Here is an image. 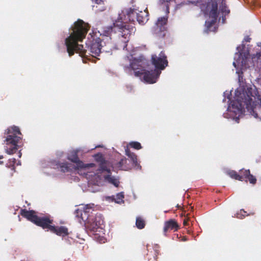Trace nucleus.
<instances>
[{
  "instance_id": "obj_22",
  "label": "nucleus",
  "mask_w": 261,
  "mask_h": 261,
  "mask_svg": "<svg viewBox=\"0 0 261 261\" xmlns=\"http://www.w3.org/2000/svg\"><path fill=\"white\" fill-rule=\"evenodd\" d=\"M227 174L232 178L240 181H243V178L244 177L243 176V174L240 173V170L239 171V173L234 170H229L227 172Z\"/></svg>"
},
{
  "instance_id": "obj_42",
  "label": "nucleus",
  "mask_w": 261,
  "mask_h": 261,
  "mask_svg": "<svg viewBox=\"0 0 261 261\" xmlns=\"http://www.w3.org/2000/svg\"><path fill=\"white\" fill-rule=\"evenodd\" d=\"M21 156V153L20 152H19V157L20 158Z\"/></svg>"
},
{
  "instance_id": "obj_34",
  "label": "nucleus",
  "mask_w": 261,
  "mask_h": 261,
  "mask_svg": "<svg viewBox=\"0 0 261 261\" xmlns=\"http://www.w3.org/2000/svg\"><path fill=\"white\" fill-rule=\"evenodd\" d=\"M221 10L222 12L229 13L230 12L225 3L222 5V8Z\"/></svg>"
},
{
  "instance_id": "obj_23",
  "label": "nucleus",
  "mask_w": 261,
  "mask_h": 261,
  "mask_svg": "<svg viewBox=\"0 0 261 261\" xmlns=\"http://www.w3.org/2000/svg\"><path fill=\"white\" fill-rule=\"evenodd\" d=\"M167 22V18L166 17H162L158 19L156 25L157 29L159 28L160 31H162L165 30V25Z\"/></svg>"
},
{
  "instance_id": "obj_35",
  "label": "nucleus",
  "mask_w": 261,
  "mask_h": 261,
  "mask_svg": "<svg viewBox=\"0 0 261 261\" xmlns=\"http://www.w3.org/2000/svg\"><path fill=\"white\" fill-rule=\"evenodd\" d=\"M183 225L185 227L188 226L189 227V226H190L189 221L186 217H184V219L183 220Z\"/></svg>"
},
{
  "instance_id": "obj_37",
  "label": "nucleus",
  "mask_w": 261,
  "mask_h": 261,
  "mask_svg": "<svg viewBox=\"0 0 261 261\" xmlns=\"http://www.w3.org/2000/svg\"><path fill=\"white\" fill-rule=\"evenodd\" d=\"M180 238H181V236H180ZM188 239L187 238V237L186 236H184L182 237V239H180V241H186L187 240H188Z\"/></svg>"
},
{
  "instance_id": "obj_40",
  "label": "nucleus",
  "mask_w": 261,
  "mask_h": 261,
  "mask_svg": "<svg viewBox=\"0 0 261 261\" xmlns=\"http://www.w3.org/2000/svg\"><path fill=\"white\" fill-rule=\"evenodd\" d=\"M248 59L247 60V61L248 62H251V57L250 56V54L249 53V56H248Z\"/></svg>"
},
{
  "instance_id": "obj_8",
  "label": "nucleus",
  "mask_w": 261,
  "mask_h": 261,
  "mask_svg": "<svg viewBox=\"0 0 261 261\" xmlns=\"http://www.w3.org/2000/svg\"><path fill=\"white\" fill-rule=\"evenodd\" d=\"M146 64V60L143 55L140 56L138 58H134L130 62L128 66H125V68L135 70L144 67Z\"/></svg>"
},
{
  "instance_id": "obj_18",
  "label": "nucleus",
  "mask_w": 261,
  "mask_h": 261,
  "mask_svg": "<svg viewBox=\"0 0 261 261\" xmlns=\"http://www.w3.org/2000/svg\"><path fill=\"white\" fill-rule=\"evenodd\" d=\"M148 11L146 9L144 11L137 12L136 20L140 24H144L148 20Z\"/></svg>"
},
{
  "instance_id": "obj_12",
  "label": "nucleus",
  "mask_w": 261,
  "mask_h": 261,
  "mask_svg": "<svg viewBox=\"0 0 261 261\" xmlns=\"http://www.w3.org/2000/svg\"><path fill=\"white\" fill-rule=\"evenodd\" d=\"M161 71L157 69L152 70L151 71H145L143 76L144 80L148 83L153 84L156 82Z\"/></svg>"
},
{
  "instance_id": "obj_30",
  "label": "nucleus",
  "mask_w": 261,
  "mask_h": 261,
  "mask_svg": "<svg viewBox=\"0 0 261 261\" xmlns=\"http://www.w3.org/2000/svg\"><path fill=\"white\" fill-rule=\"evenodd\" d=\"M124 194L123 192H120L118 193L116 195V198H114L113 196V199L117 203H120L121 202L123 201L124 198Z\"/></svg>"
},
{
  "instance_id": "obj_14",
  "label": "nucleus",
  "mask_w": 261,
  "mask_h": 261,
  "mask_svg": "<svg viewBox=\"0 0 261 261\" xmlns=\"http://www.w3.org/2000/svg\"><path fill=\"white\" fill-rule=\"evenodd\" d=\"M91 210V208L86 207L85 208L82 209H77L75 212V214L76 217L79 218L80 220H79L80 222L82 223V221L85 222L88 221L90 218L89 212Z\"/></svg>"
},
{
  "instance_id": "obj_21",
  "label": "nucleus",
  "mask_w": 261,
  "mask_h": 261,
  "mask_svg": "<svg viewBox=\"0 0 261 261\" xmlns=\"http://www.w3.org/2000/svg\"><path fill=\"white\" fill-rule=\"evenodd\" d=\"M125 154L130 159L133 165L137 166L138 164V162L137 156L136 154L131 152L128 146L125 148Z\"/></svg>"
},
{
  "instance_id": "obj_7",
  "label": "nucleus",
  "mask_w": 261,
  "mask_h": 261,
  "mask_svg": "<svg viewBox=\"0 0 261 261\" xmlns=\"http://www.w3.org/2000/svg\"><path fill=\"white\" fill-rule=\"evenodd\" d=\"M101 214L96 215L94 219H89L85 223L86 228L91 232L97 231L100 226L103 224Z\"/></svg>"
},
{
  "instance_id": "obj_16",
  "label": "nucleus",
  "mask_w": 261,
  "mask_h": 261,
  "mask_svg": "<svg viewBox=\"0 0 261 261\" xmlns=\"http://www.w3.org/2000/svg\"><path fill=\"white\" fill-rule=\"evenodd\" d=\"M179 225L176 221L174 219H170L165 222L164 227V232H167L169 230L177 231Z\"/></svg>"
},
{
  "instance_id": "obj_15",
  "label": "nucleus",
  "mask_w": 261,
  "mask_h": 261,
  "mask_svg": "<svg viewBox=\"0 0 261 261\" xmlns=\"http://www.w3.org/2000/svg\"><path fill=\"white\" fill-rule=\"evenodd\" d=\"M20 215L34 223H35L38 217V216L36 215L35 211L33 210L28 211L26 209H21L20 210Z\"/></svg>"
},
{
  "instance_id": "obj_3",
  "label": "nucleus",
  "mask_w": 261,
  "mask_h": 261,
  "mask_svg": "<svg viewBox=\"0 0 261 261\" xmlns=\"http://www.w3.org/2000/svg\"><path fill=\"white\" fill-rule=\"evenodd\" d=\"M5 134L7 135L4 141L6 152L8 154H13L18 149V144L22 140V134L18 126H13L8 127L5 130Z\"/></svg>"
},
{
  "instance_id": "obj_31",
  "label": "nucleus",
  "mask_w": 261,
  "mask_h": 261,
  "mask_svg": "<svg viewBox=\"0 0 261 261\" xmlns=\"http://www.w3.org/2000/svg\"><path fill=\"white\" fill-rule=\"evenodd\" d=\"M129 146L135 149L139 150L142 148L141 144L138 142H131L129 143Z\"/></svg>"
},
{
  "instance_id": "obj_45",
  "label": "nucleus",
  "mask_w": 261,
  "mask_h": 261,
  "mask_svg": "<svg viewBox=\"0 0 261 261\" xmlns=\"http://www.w3.org/2000/svg\"><path fill=\"white\" fill-rule=\"evenodd\" d=\"M241 75H239V80L240 81Z\"/></svg>"
},
{
  "instance_id": "obj_4",
  "label": "nucleus",
  "mask_w": 261,
  "mask_h": 261,
  "mask_svg": "<svg viewBox=\"0 0 261 261\" xmlns=\"http://www.w3.org/2000/svg\"><path fill=\"white\" fill-rule=\"evenodd\" d=\"M240 46L237 47L238 53L236 55L238 56V58H234L235 61L233 62V65L237 68L241 66L243 68L247 69L250 67L260 68H261V53H257L255 55L251 56V62H248L249 51H240Z\"/></svg>"
},
{
  "instance_id": "obj_26",
  "label": "nucleus",
  "mask_w": 261,
  "mask_h": 261,
  "mask_svg": "<svg viewBox=\"0 0 261 261\" xmlns=\"http://www.w3.org/2000/svg\"><path fill=\"white\" fill-rule=\"evenodd\" d=\"M175 1L176 0H159V2L162 4H165L166 12L169 13V7L171 6H175Z\"/></svg>"
},
{
  "instance_id": "obj_39",
  "label": "nucleus",
  "mask_w": 261,
  "mask_h": 261,
  "mask_svg": "<svg viewBox=\"0 0 261 261\" xmlns=\"http://www.w3.org/2000/svg\"><path fill=\"white\" fill-rule=\"evenodd\" d=\"M98 172L94 174V176H95L96 178H98V179L100 180L101 179L100 176L99 175H98Z\"/></svg>"
},
{
  "instance_id": "obj_6",
  "label": "nucleus",
  "mask_w": 261,
  "mask_h": 261,
  "mask_svg": "<svg viewBox=\"0 0 261 261\" xmlns=\"http://www.w3.org/2000/svg\"><path fill=\"white\" fill-rule=\"evenodd\" d=\"M67 159L76 164V168L77 169L86 170L90 167H93L95 165L93 163L84 164L81 161L78 156V151L73 150L70 152L67 156Z\"/></svg>"
},
{
  "instance_id": "obj_10",
  "label": "nucleus",
  "mask_w": 261,
  "mask_h": 261,
  "mask_svg": "<svg viewBox=\"0 0 261 261\" xmlns=\"http://www.w3.org/2000/svg\"><path fill=\"white\" fill-rule=\"evenodd\" d=\"M218 4L216 0H212L211 9L210 11V17L212 18L211 21H206L208 23V26L211 27L214 24L218 17Z\"/></svg>"
},
{
  "instance_id": "obj_44",
  "label": "nucleus",
  "mask_w": 261,
  "mask_h": 261,
  "mask_svg": "<svg viewBox=\"0 0 261 261\" xmlns=\"http://www.w3.org/2000/svg\"><path fill=\"white\" fill-rule=\"evenodd\" d=\"M177 207H179V205H178V204H177Z\"/></svg>"
},
{
  "instance_id": "obj_36",
  "label": "nucleus",
  "mask_w": 261,
  "mask_h": 261,
  "mask_svg": "<svg viewBox=\"0 0 261 261\" xmlns=\"http://www.w3.org/2000/svg\"><path fill=\"white\" fill-rule=\"evenodd\" d=\"M159 249H160V247L158 245H155L153 246V249H154V251L155 252L156 256H157V255L159 254V251H160Z\"/></svg>"
},
{
  "instance_id": "obj_19",
  "label": "nucleus",
  "mask_w": 261,
  "mask_h": 261,
  "mask_svg": "<svg viewBox=\"0 0 261 261\" xmlns=\"http://www.w3.org/2000/svg\"><path fill=\"white\" fill-rule=\"evenodd\" d=\"M240 173L243 174V181L248 180L250 184H255L256 182V179L255 176L250 174L249 170H240Z\"/></svg>"
},
{
  "instance_id": "obj_29",
  "label": "nucleus",
  "mask_w": 261,
  "mask_h": 261,
  "mask_svg": "<svg viewBox=\"0 0 261 261\" xmlns=\"http://www.w3.org/2000/svg\"><path fill=\"white\" fill-rule=\"evenodd\" d=\"M16 161L15 158H12L9 159L8 163L7 164V167L10 168L12 169L14 172L15 171V165L16 164Z\"/></svg>"
},
{
  "instance_id": "obj_11",
  "label": "nucleus",
  "mask_w": 261,
  "mask_h": 261,
  "mask_svg": "<svg viewBox=\"0 0 261 261\" xmlns=\"http://www.w3.org/2000/svg\"><path fill=\"white\" fill-rule=\"evenodd\" d=\"M251 96V94L250 95L247 94V96L245 98V100H243V99H242V100L237 99L236 100L233 101L231 103L232 107L236 108L239 111L243 109L244 106L248 107L251 103L252 100Z\"/></svg>"
},
{
  "instance_id": "obj_17",
  "label": "nucleus",
  "mask_w": 261,
  "mask_h": 261,
  "mask_svg": "<svg viewBox=\"0 0 261 261\" xmlns=\"http://www.w3.org/2000/svg\"><path fill=\"white\" fill-rule=\"evenodd\" d=\"M50 231L59 236L64 237L68 234V228L65 226H53L50 227Z\"/></svg>"
},
{
  "instance_id": "obj_20",
  "label": "nucleus",
  "mask_w": 261,
  "mask_h": 261,
  "mask_svg": "<svg viewBox=\"0 0 261 261\" xmlns=\"http://www.w3.org/2000/svg\"><path fill=\"white\" fill-rule=\"evenodd\" d=\"M128 162L127 159L123 158L116 164V167L119 170H128L131 168Z\"/></svg>"
},
{
  "instance_id": "obj_24",
  "label": "nucleus",
  "mask_w": 261,
  "mask_h": 261,
  "mask_svg": "<svg viewBox=\"0 0 261 261\" xmlns=\"http://www.w3.org/2000/svg\"><path fill=\"white\" fill-rule=\"evenodd\" d=\"M69 164L67 162L57 163V168L60 169L62 172H67L70 170Z\"/></svg>"
},
{
  "instance_id": "obj_9",
  "label": "nucleus",
  "mask_w": 261,
  "mask_h": 261,
  "mask_svg": "<svg viewBox=\"0 0 261 261\" xmlns=\"http://www.w3.org/2000/svg\"><path fill=\"white\" fill-rule=\"evenodd\" d=\"M113 32V27L111 26L105 27L102 29L101 32L98 31L96 32L98 34V36L102 39L106 40L105 42L107 45L111 47V35Z\"/></svg>"
},
{
  "instance_id": "obj_38",
  "label": "nucleus",
  "mask_w": 261,
  "mask_h": 261,
  "mask_svg": "<svg viewBox=\"0 0 261 261\" xmlns=\"http://www.w3.org/2000/svg\"><path fill=\"white\" fill-rule=\"evenodd\" d=\"M126 88H127V91H129V92H130V91L133 90V88H132V86H126Z\"/></svg>"
},
{
  "instance_id": "obj_43",
  "label": "nucleus",
  "mask_w": 261,
  "mask_h": 261,
  "mask_svg": "<svg viewBox=\"0 0 261 261\" xmlns=\"http://www.w3.org/2000/svg\"><path fill=\"white\" fill-rule=\"evenodd\" d=\"M242 48H244L245 47V45L242 44Z\"/></svg>"
},
{
  "instance_id": "obj_1",
  "label": "nucleus",
  "mask_w": 261,
  "mask_h": 261,
  "mask_svg": "<svg viewBox=\"0 0 261 261\" xmlns=\"http://www.w3.org/2000/svg\"><path fill=\"white\" fill-rule=\"evenodd\" d=\"M90 28L88 23L81 19H78L74 22L72 32L65 39L67 51L70 57L73 56L75 52L79 53L81 57H86L89 54L96 58L102 51H109L108 49L111 47L104 41L105 39L99 37L96 32H93L89 34L90 37H88L86 43L87 49H85L83 45L77 43L86 37Z\"/></svg>"
},
{
  "instance_id": "obj_32",
  "label": "nucleus",
  "mask_w": 261,
  "mask_h": 261,
  "mask_svg": "<svg viewBox=\"0 0 261 261\" xmlns=\"http://www.w3.org/2000/svg\"><path fill=\"white\" fill-rule=\"evenodd\" d=\"M247 212L244 210H241L240 212L236 214V217L239 219H243L246 216H247Z\"/></svg>"
},
{
  "instance_id": "obj_25",
  "label": "nucleus",
  "mask_w": 261,
  "mask_h": 261,
  "mask_svg": "<svg viewBox=\"0 0 261 261\" xmlns=\"http://www.w3.org/2000/svg\"><path fill=\"white\" fill-rule=\"evenodd\" d=\"M105 179L109 182L113 184L116 187H118L119 185V180L115 177L112 176L111 174H108L104 176Z\"/></svg>"
},
{
  "instance_id": "obj_28",
  "label": "nucleus",
  "mask_w": 261,
  "mask_h": 261,
  "mask_svg": "<svg viewBox=\"0 0 261 261\" xmlns=\"http://www.w3.org/2000/svg\"><path fill=\"white\" fill-rule=\"evenodd\" d=\"M136 225L138 228L143 229L145 226V221L141 217H138L136 218Z\"/></svg>"
},
{
  "instance_id": "obj_13",
  "label": "nucleus",
  "mask_w": 261,
  "mask_h": 261,
  "mask_svg": "<svg viewBox=\"0 0 261 261\" xmlns=\"http://www.w3.org/2000/svg\"><path fill=\"white\" fill-rule=\"evenodd\" d=\"M53 222V220L50 219L48 217H38L34 224L36 225L41 227L43 229H47L50 231V227L53 226L51 225Z\"/></svg>"
},
{
  "instance_id": "obj_5",
  "label": "nucleus",
  "mask_w": 261,
  "mask_h": 261,
  "mask_svg": "<svg viewBox=\"0 0 261 261\" xmlns=\"http://www.w3.org/2000/svg\"><path fill=\"white\" fill-rule=\"evenodd\" d=\"M151 63L155 68L159 71L163 70L168 66L167 57L164 51H161L159 56L153 55L151 56Z\"/></svg>"
},
{
  "instance_id": "obj_33",
  "label": "nucleus",
  "mask_w": 261,
  "mask_h": 261,
  "mask_svg": "<svg viewBox=\"0 0 261 261\" xmlns=\"http://www.w3.org/2000/svg\"><path fill=\"white\" fill-rule=\"evenodd\" d=\"M145 70L144 69H140V70L138 71H136L134 72L135 75L136 76H141L142 75H144V72Z\"/></svg>"
},
{
  "instance_id": "obj_2",
  "label": "nucleus",
  "mask_w": 261,
  "mask_h": 261,
  "mask_svg": "<svg viewBox=\"0 0 261 261\" xmlns=\"http://www.w3.org/2000/svg\"><path fill=\"white\" fill-rule=\"evenodd\" d=\"M122 13L124 18L123 19L122 14H120L117 20L114 23V25L119 30L121 35L117 43L116 48L124 50L127 49V43L129 41L130 35L134 33L136 31V28L133 24L127 22H135L137 12L136 10L129 8L123 11Z\"/></svg>"
},
{
  "instance_id": "obj_27",
  "label": "nucleus",
  "mask_w": 261,
  "mask_h": 261,
  "mask_svg": "<svg viewBox=\"0 0 261 261\" xmlns=\"http://www.w3.org/2000/svg\"><path fill=\"white\" fill-rule=\"evenodd\" d=\"M99 171H107L108 173H111V170L107 168V163L103 158H101V163L100 164Z\"/></svg>"
},
{
  "instance_id": "obj_41",
  "label": "nucleus",
  "mask_w": 261,
  "mask_h": 261,
  "mask_svg": "<svg viewBox=\"0 0 261 261\" xmlns=\"http://www.w3.org/2000/svg\"><path fill=\"white\" fill-rule=\"evenodd\" d=\"M4 158V156L3 155H0V160ZM4 162L3 161H0V164H3Z\"/></svg>"
}]
</instances>
